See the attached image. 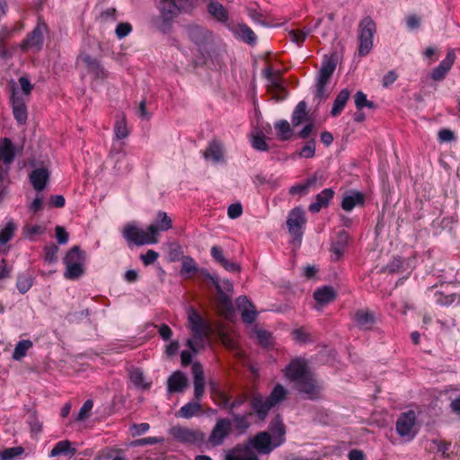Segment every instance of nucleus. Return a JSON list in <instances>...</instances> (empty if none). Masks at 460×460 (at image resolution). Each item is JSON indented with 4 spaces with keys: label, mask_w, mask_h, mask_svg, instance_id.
Wrapping results in <instances>:
<instances>
[{
    "label": "nucleus",
    "mask_w": 460,
    "mask_h": 460,
    "mask_svg": "<svg viewBox=\"0 0 460 460\" xmlns=\"http://www.w3.org/2000/svg\"><path fill=\"white\" fill-rule=\"evenodd\" d=\"M170 434L181 443L195 444L203 439V434L199 430L181 426L172 427Z\"/></svg>",
    "instance_id": "4468645a"
},
{
    "label": "nucleus",
    "mask_w": 460,
    "mask_h": 460,
    "mask_svg": "<svg viewBox=\"0 0 460 460\" xmlns=\"http://www.w3.org/2000/svg\"><path fill=\"white\" fill-rule=\"evenodd\" d=\"M24 453V448L22 447H13L5 448L0 453L1 460H13Z\"/></svg>",
    "instance_id": "5fc2aeb1"
},
{
    "label": "nucleus",
    "mask_w": 460,
    "mask_h": 460,
    "mask_svg": "<svg viewBox=\"0 0 460 460\" xmlns=\"http://www.w3.org/2000/svg\"><path fill=\"white\" fill-rule=\"evenodd\" d=\"M49 179V172L44 167L34 169L30 173V181L33 189L38 192H40L45 189Z\"/></svg>",
    "instance_id": "412c9836"
},
{
    "label": "nucleus",
    "mask_w": 460,
    "mask_h": 460,
    "mask_svg": "<svg viewBox=\"0 0 460 460\" xmlns=\"http://www.w3.org/2000/svg\"><path fill=\"white\" fill-rule=\"evenodd\" d=\"M434 298L438 305L448 306L456 301V294L445 295L440 291H436L434 293Z\"/></svg>",
    "instance_id": "4d7b16f0"
},
{
    "label": "nucleus",
    "mask_w": 460,
    "mask_h": 460,
    "mask_svg": "<svg viewBox=\"0 0 460 460\" xmlns=\"http://www.w3.org/2000/svg\"><path fill=\"white\" fill-rule=\"evenodd\" d=\"M232 31L237 37L244 42L254 45L257 42V36L254 31L246 24L239 23L236 26L231 25Z\"/></svg>",
    "instance_id": "bb28decb"
},
{
    "label": "nucleus",
    "mask_w": 460,
    "mask_h": 460,
    "mask_svg": "<svg viewBox=\"0 0 460 460\" xmlns=\"http://www.w3.org/2000/svg\"><path fill=\"white\" fill-rule=\"evenodd\" d=\"M190 39L198 46L207 42L211 36V32L199 25L190 26L188 31Z\"/></svg>",
    "instance_id": "2f4dec72"
},
{
    "label": "nucleus",
    "mask_w": 460,
    "mask_h": 460,
    "mask_svg": "<svg viewBox=\"0 0 460 460\" xmlns=\"http://www.w3.org/2000/svg\"><path fill=\"white\" fill-rule=\"evenodd\" d=\"M15 147L8 137L0 142V160L4 165H11L15 158Z\"/></svg>",
    "instance_id": "cd10ccee"
},
{
    "label": "nucleus",
    "mask_w": 460,
    "mask_h": 460,
    "mask_svg": "<svg viewBox=\"0 0 460 460\" xmlns=\"http://www.w3.org/2000/svg\"><path fill=\"white\" fill-rule=\"evenodd\" d=\"M307 119L306 103L305 101H301L296 106L292 114V124L294 127L300 125L302 122Z\"/></svg>",
    "instance_id": "a18cd8bd"
},
{
    "label": "nucleus",
    "mask_w": 460,
    "mask_h": 460,
    "mask_svg": "<svg viewBox=\"0 0 460 460\" xmlns=\"http://www.w3.org/2000/svg\"><path fill=\"white\" fill-rule=\"evenodd\" d=\"M232 416L233 421L235 424L236 429L241 430H246L250 427V422L248 421V418L252 417L248 415V412L245 414H239L235 412H229Z\"/></svg>",
    "instance_id": "603ef678"
},
{
    "label": "nucleus",
    "mask_w": 460,
    "mask_h": 460,
    "mask_svg": "<svg viewBox=\"0 0 460 460\" xmlns=\"http://www.w3.org/2000/svg\"><path fill=\"white\" fill-rule=\"evenodd\" d=\"M250 398L246 393H241L237 394L233 401L229 400V405H227L228 412H234V410L243 404H244Z\"/></svg>",
    "instance_id": "13d9d810"
},
{
    "label": "nucleus",
    "mask_w": 460,
    "mask_h": 460,
    "mask_svg": "<svg viewBox=\"0 0 460 460\" xmlns=\"http://www.w3.org/2000/svg\"><path fill=\"white\" fill-rule=\"evenodd\" d=\"M309 33L310 31H304L292 30L289 31L288 35L291 41L296 43L297 45H302Z\"/></svg>",
    "instance_id": "e2e57ef3"
},
{
    "label": "nucleus",
    "mask_w": 460,
    "mask_h": 460,
    "mask_svg": "<svg viewBox=\"0 0 460 460\" xmlns=\"http://www.w3.org/2000/svg\"><path fill=\"white\" fill-rule=\"evenodd\" d=\"M349 240V235L345 230L340 231L337 234L331 248V251L336 255V260H339L343 255Z\"/></svg>",
    "instance_id": "7c9ffc66"
},
{
    "label": "nucleus",
    "mask_w": 460,
    "mask_h": 460,
    "mask_svg": "<svg viewBox=\"0 0 460 460\" xmlns=\"http://www.w3.org/2000/svg\"><path fill=\"white\" fill-rule=\"evenodd\" d=\"M252 146L258 151L269 150V145L266 142L265 137L259 133L252 137Z\"/></svg>",
    "instance_id": "052dcab7"
},
{
    "label": "nucleus",
    "mask_w": 460,
    "mask_h": 460,
    "mask_svg": "<svg viewBox=\"0 0 460 460\" xmlns=\"http://www.w3.org/2000/svg\"><path fill=\"white\" fill-rule=\"evenodd\" d=\"M225 460H260L257 455L243 443L237 444L234 447L230 449Z\"/></svg>",
    "instance_id": "f3484780"
},
{
    "label": "nucleus",
    "mask_w": 460,
    "mask_h": 460,
    "mask_svg": "<svg viewBox=\"0 0 460 460\" xmlns=\"http://www.w3.org/2000/svg\"><path fill=\"white\" fill-rule=\"evenodd\" d=\"M47 29L44 22H39L36 27L27 34L26 38L21 43L22 51L35 49L39 51L42 49L44 42L43 31Z\"/></svg>",
    "instance_id": "ddd939ff"
},
{
    "label": "nucleus",
    "mask_w": 460,
    "mask_h": 460,
    "mask_svg": "<svg viewBox=\"0 0 460 460\" xmlns=\"http://www.w3.org/2000/svg\"><path fill=\"white\" fill-rule=\"evenodd\" d=\"M32 346L33 343L30 340H22L18 341L12 355L13 359L16 361L22 359L27 355V351L32 348Z\"/></svg>",
    "instance_id": "49530a36"
},
{
    "label": "nucleus",
    "mask_w": 460,
    "mask_h": 460,
    "mask_svg": "<svg viewBox=\"0 0 460 460\" xmlns=\"http://www.w3.org/2000/svg\"><path fill=\"white\" fill-rule=\"evenodd\" d=\"M17 228V224L13 219H9L0 225V246L5 245L13 239Z\"/></svg>",
    "instance_id": "473e14b6"
},
{
    "label": "nucleus",
    "mask_w": 460,
    "mask_h": 460,
    "mask_svg": "<svg viewBox=\"0 0 460 460\" xmlns=\"http://www.w3.org/2000/svg\"><path fill=\"white\" fill-rule=\"evenodd\" d=\"M336 296V293L332 287L324 286L316 289L314 293V298L319 304H328Z\"/></svg>",
    "instance_id": "ea45409f"
},
{
    "label": "nucleus",
    "mask_w": 460,
    "mask_h": 460,
    "mask_svg": "<svg viewBox=\"0 0 460 460\" xmlns=\"http://www.w3.org/2000/svg\"><path fill=\"white\" fill-rule=\"evenodd\" d=\"M275 128L278 130L279 138L281 140H288L292 134L290 124L288 120L282 119L275 124Z\"/></svg>",
    "instance_id": "8fccbe9b"
},
{
    "label": "nucleus",
    "mask_w": 460,
    "mask_h": 460,
    "mask_svg": "<svg viewBox=\"0 0 460 460\" xmlns=\"http://www.w3.org/2000/svg\"><path fill=\"white\" fill-rule=\"evenodd\" d=\"M354 102L358 111H361L363 108H375V103L371 101H368L367 98V94L361 91H358L354 95Z\"/></svg>",
    "instance_id": "864d4df0"
},
{
    "label": "nucleus",
    "mask_w": 460,
    "mask_h": 460,
    "mask_svg": "<svg viewBox=\"0 0 460 460\" xmlns=\"http://www.w3.org/2000/svg\"><path fill=\"white\" fill-rule=\"evenodd\" d=\"M287 395L288 390L282 385L277 384L266 399L273 408L279 402H283L287 398Z\"/></svg>",
    "instance_id": "a19ab883"
},
{
    "label": "nucleus",
    "mask_w": 460,
    "mask_h": 460,
    "mask_svg": "<svg viewBox=\"0 0 460 460\" xmlns=\"http://www.w3.org/2000/svg\"><path fill=\"white\" fill-rule=\"evenodd\" d=\"M294 388L299 394H304L305 399L308 400L320 398L323 390L322 385L316 380L313 373L294 383Z\"/></svg>",
    "instance_id": "423d86ee"
},
{
    "label": "nucleus",
    "mask_w": 460,
    "mask_h": 460,
    "mask_svg": "<svg viewBox=\"0 0 460 460\" xmlns=\"http://www.w3.org/2000/svg\"><path fill=\"white\" fill-rule=\"evenodd\" d=\"M256 337L260 345L264 348H269L272 345V335L270 332L265 330H258L256 332Z\"/></svg>",
    "instance_id": "680f3d73"
},
{
    "label": "nucleus",
    "mask_w": 460,
    "mask_h": 460,
    "mask_svg": "<svg viewBox=\"0 0 460 460\" xmlns=\"http://www.w3.org/2000/svg\"><path fill=\"white\" fill-rule=\"evenodd\" d=\"M10 165L0 164V199L5 195L7 184L9 183Z\"/></svg>",
    "instance_id": "3c124183"
},
{
    "label": "nucleus",
    "mask_w": 460,
    "mask_h": 460,
    "mask_svg": "<svg viewBox=\"0 0 460 460\" xmlns=\"http://www.w3.org/2000/svg\"><path fill=\"white\" fill-rule=\"evenodd\" d=\"M311 373L308 362L303 358H293L284 370L285 376L293 384Z\"/></svg>",
    "instance_id": "9d476101"
},
{
    "label": "nucleus",
    "mask_w": 460,
    "mask_h": 460,
    "mask_svg": "<svg viewBox=\"0 0 460 460\" xmlns=\"http://www.w3.org/2000/svg\"><path fill=\"white\" fill-rule=\"evenodd\" d=\"M210 255L212 259L221 265L226 270L229 272H235L240 270V266L235 262L229 261L224 256V251L220 246L214 245L211 247Z\"/></svg>",
    "instance_id": "5701e85b"
},
{
    "label": "nucleus",
    "mask_w": 460,
    "mask_h": 460,
    "mask_svg": "<svg viewBox=\"0 0 460 460\" xmlns=\"http://www.w3.org/2000/svg\"><path fill=\"white\" fill-rule=\"evenodd\" d=\"M270 430L275 438L276 446H280L285 442L286 428L279 414L270 421Z\"/></svg>",
    "instance_id": "c756f323"
},
{
    "label": "nucleus",
    "mask_w": 460,
    "mask_h": 460,
    "mask_svg": "<svg viewBox=\"0 0 460 460\" xmlns=\"http://www.w3.org/2000/svg\"><path fill=\"white\" fill-rule=\"evenodd\" d=\"M350 96V92L345 88L342 89L338 95L336 96L332 111H331V116L332 117H338L342 111L344 110L349 99Z\"/></svg>",
    "instance_id": "c9c22d12"
},
{
    "label": "nucleus",
    "mask_w": 460,
    "mask_h": 460,
    "mask_svg": "<svg viewBox=\"0 0 460 460\" xmlns=\"http://www.w3.org/2000/svg\"><path fill=\"white\" fill-rule=\"evenodd\" d=\"M317 181L316 175L306 179L304 182L296 184L289 189L290 195L305 196L307 194L309 189L315 184Z\"/></svg>",
    "instance_id": "37998d69"
},
{
    "label": "nucleus",
    "mask_w": 460,
    "mask_h": 460,
    "mask_svg": "<svg viewBox=\"0 0 460 460\" xmlns=\"http://www.w3.org/2000/svg\"><path fill=\"white\" fill-rule=\"evenodd\" d=\"M193 384H194V400L200 402L205 392V380L202 367L199 363L192 366Z\"/></svg>",
    "instance_id": "4be33fe9"
},
{
    "label": "nucleus",
    "mask_w": 460,
    "mask_h": 460,
    "mask_svg": "<svg viewBox=\"0 0 460 460\" xmlns=\"http://www.w3.org/2000/svg\"><path fill=\"white\" fill-rule=\"evenodd\" d=\"M76 453V449L71 447L69 440L58 441L49 453V456L55 457L58 456H73Z\"/></svg>",
    "instance_id": "4c0bfd02"
},
{
    "label": "nucleus",
    "mask_w": 460,
    "mask_h": 460,
    "mask_svg": "<svg viewBox=\"0 0 460 460\" xmlns=\"http://www.w3.org/2000/svg\"><path fill=\"white\" fill-rule=\"evenodd\" d=\"M315 154V142L314 140L308 141L300 150V156L305 158H312Z\"/></svg>",
    "instance_id": "69168bd1"
},
{
    "label": "nucleus",
    "mask_w": 460,
    "mask_h": 460,
    "mask_svg": "<svg viewBox=\"0 0 460 460\" xmlns=\"http://www.w3.org/2000/svg\"><path fill=\"white\" fill-rule=\"evenodd\" d=\"M249 405L251 411H248V415L255 416L257 420L261 422H265L270 411L272 409L268 400L260 393L254 394L250 397Z\"/></svg>",
    "instance_id": "1a4fd4ad"
},
{
    "label": "nucleus",
    "mask_w": 460,
    "mask_h": 460,
    "mask_svg": "<svg viewBox=\"0 0 460 460\" xmlns=\"http://www.w3.org/2000/svg\"><path fill=\"white\" fill-rule=\"evenodd\" d=\"M211 398L220 408L226 410L231 396L215 382L209 383Z\"/></svg>",
    "instance_id": "a878e982"
},
{
    "label": "nucleus",
    "mask_w": 460,
    "mask_h": 460,
    "mask_svg": "<svg viewBox=\"0 0 460 460\" xmlns=\"http://www.w3.org/2000/svg\"><path fill=\"white\" fill-rule=\"evenodd\" d=\"M208 13L217 22L224 24L226 28L231 29L233 24L230 21L229 13L226 8L217 0H211L207 6Z\"/></svg>",
    "instance_id": "dca6fc26"
},
{
    "label": "nucleus",
    "mask_w": 460,
    "mask_h": 460,
    "mask_svg": "<svg viewBox=\"0 0 460 460\" xmlns=\"http://www.w3.org/2000/svg\"><path fill=\"white\" fill-rule=\"evenodd\" d=\"M354 321L357 325L364 330H369L376 323V317L373 312L369 310L359 309L354 314Z\"/></svg>",
    "instance_id": "c85d7f7f"
},
{
    "label": "nucleus",
    "mask_w": 460,
    "mask_h": 460,
    "mask_svg": "<svg viewBox=\"0 0 460 460\" xmlns=\"http://www.w3.org/2000/svg\"><path fill=\"white\" fill-rule=\"evenodd\" d=\"M416 424V414L414 411H408L399 415L395 429L398 435L402 438H406L408 440H412L417 431H414Z\"/></svg>",
    "instance_id": "0eeeda50"
},
{
    "label": "nucleus",
    "mask_w": 460,
    "mask_h": 460,
    "mask_svg": "<svg viewBox=\"0 0 460 460\" xmlns=\"http://www.w3.org/2000/svg\"><path fill=\"white\" fill-rule=\"evenodd\" d=\"M80 60L85 66L89 74L93 75L95 79H104L107 76V73L101 62L96 58L88 54H83L80 56Z\"/></svg>",
    "instance_id": "a211bd4d"
},
{
    "label": "nucleus",
    "mask_w": 460,
    "mask_h": 460,
    "mask_svg": "<svg viewBox=\"0 0 460 460\" xmlns=\"http://www.w3.org/2000/svg\"><path fill=\"white\" fill-rule=\"evenodd\" d=\"M456 56L455 50L450 49L447 52L446 58L439 63V65L434 68L431 72L430 78L433 81L439 82L445 79L447 73L452 68Z\"/></svg>",
    "instance_id": "2eb2a0df"
},
{
    "label": "nucleus",
    "mask_w": 460,
    "mask_h": 460,
    "mask_svg": "<svg viewBox=\"0 0 460 460\" xmlns=\"http://www.w3.org/2000/svg\"><path fill=\"white\" fill-rule=\"evenodd\" d=\"M232 432V422L227 418H220L217 420L208 437V443L213 447L221 446L225 439Z\"/></svg>",
    "instance_id": "f8f14e48"
},
{
    "label": "nucleus",
    "mask_w": 460,
    "mask_h": 460,
    "mask_svg": "<svg viewBox=\"0 0 460 460\" xmlns=\"http://www.w3.org/2000/svg\"><path fill=\"white\" fill-rule=\"evenodd\" d=\"M46 231V227L39 225L25 226L23 227V234L26 238L31 241H34V235L43 234Z\"/></svg>",
    "instance_id": "6e6d98bb"
},
{
    "label": "nucleus",
    "mask_w": 460,
    "mask_h": 460,
    "mask_svg": "<svg viewBox=\"0 0 460 460\" xmlns=\"http://www.w3.org/2000/svg\"><path fill=\"white\" fill-rule=\"evenodd\" d=\"M58 246L55 243L45 245L43 248V259L48 264H55L58 261Z\"/></svg>",
    "instance_id": "de8ad7c7"
},
{
    "label": "nucleus",
    "mask_w": 460,
    "mask_h": 460,
    "mask_svg": "<svg viewBox=\"0 0 460 460\" xmlns=\"http://www.w3.org/2000/svg\"><path fill=\"white\" fill-rule=\"evenodd\" d=\"M93 402L92 400H86L84 404L82 405V407L80 408V411L78 412V415H77V418L76 420H84L85 419H87L90 415V412L93 409Z\"/></svg>",
    "instance_id": "0e129e2a"
},
{
    "label": "nucleus",
    "mask_w": 460,
    "mask_h": 460,
    "mask_svg": "<svg viewBox=\"0 0 460 460\" xmlns=\"http://www.w3.org/2000/svg\"><path fill=\"white\" fill-rule=\"evenodd\" d=\"M84 254V252L82 251L79 246H73L66 254L64 264L84 263L85 259Z\"/></svg>",
    "instance_id": "c03bdc74"
},
{
    "label": "nucleus",
    "mask_w": 460,
    "mask_h": 460,
    "mask_svg": "<svg viewBox=\"0 0 460 460\" xmlns=\"http://www.w3.org/2000/svg\"><path fill=\"white\" fill-rule=\"evenodd\" d=\"M403 261L401 257L394 258L385 267V270L389 273H397L401 271Z\"/></svg>",
    "instance_id": "774afa93"
},
{
    "label": "nucleus",
    "mask_w": 460,
    "mask_h": 460,
    "mask_svg": "<svg viewBox=\"0 0 460 460\" xmlns=\"http://www.w3.org/2000/svg\"><path fill=\"white\" fill-rule=\"evenodd\" d=\"M365 204V196L362 192L354 191L343 198L341 208L345 211H351L356 206H363Z\"/></svg>",
    "instance_id": "72a5a7b5"
},
{
    "label": "nucleus",
    "mask_w": 460,
    "mask_h": 460,
    "mask_svg": "<svg viewBox=\"0 0 460 460\" xmlns=\"http://www.w3.org/2000/svg\"><path fill=\"white\" fill-rule=\"evenodd\" d=\"M305 223L306 218L305 211L301 208H295L289 212L287 226L289 233L296 239H302Z\"/></svg>",
    "instance_id": "9b49d317"
},
{
    "label": "nucleus",
    "mask_w": 460,
    "mask_h": 460,
    "mask_svg": "<svg viewBox=\"0 0 460 460\" xmlns=\"http://www.w3.org/2000/svg\"><path fill=\"white\" fill-rule=\"evenodd\" d=\"M84 274V263L66 265L64 276L67 279H77Z\"/></svg>",
    "instance_id": "09e8293b"
},
{
    "label": "nucleus",
    "mask_w": 460,
    "mask_h": 460,
    "mask_svg": "<svg viewBox=\"0 0 460 460\" xmlns=\"http://www.w3.org/2000/svg\"><path fill=\"white\" fill-rule=\"evenodd\" d=\"M201 411V404L199 401L193 399L180 408V410L176 412V417L191 419Z\"/></svg>",
    "instance_id": "f704fd0d"
},
{
    "label": "nucleus",
    "mask_w": 460,
    "mask_h": 460,
    "mask_svg": "<svg viewBox=\"0 0 460 460\" xmlns=\"http://www.w3.org/2000/svg\"><path fill=\"white\" fill-rule=\"evenodd\" d=\"M334 196V191L331 188H326L318 193L315 197V201L310 204L309 211L312 213H318L323 208L328 207L330 201Z\"/></svg>",
    "instance_id": "b1692460"
},
{
    "label": "nucleus",
    "mask_w": 460,
    "mask_h": 460,
    "mask_svg": "<svg viewBox=\"0 0 460 460\" xmlns=\"http://www.w3.org/2000/svg\"><path fill=\"white\" fill-rule=\"evenodd\" d=\"M129 379L134 386L137 389L148 390L151 387V383L146 381L145 375L140 368H133L129 371Z\"/></svg>",
    "instance_id": "58836bf2"
},
{
    "label": "nucleus",
    "mask_w": 460,
    "mask_h": 460,
    "mask_svg": "<svg viewBox=\"0 0 460 460\" xmlns=\"http://www.w3.org/2000/svg\"><path fill=\"white\" fill-rule=\"evenodd\" d=\"M114 133L118 139H123L128 137V131L127 128L125 118L116 121L114 126Z\"/></svg>",
    "instance_id": "bf43d9fd"
},
{
    "label": "nucleus",
    "mask_w": 460,
    "mask_h": 460,
    "mask_svg": "<svg viewBox=\"0 0 460 460\" xmlns=\"http://www.w3.org/2000/svg\"><path fill=\"white\" fill-rule=\"evenodd\" d=\"M203 156L207 160H212L213 163H219L224 158L221 145L217 141H211L203 153Z\"/></svg>",
    "instance_id": "e433bc0d"
},
{
    "label": "nucleus",
    "mask_w": 460,
    "mask_h": 460,
    "mask_svg": "<svg viewBox=\"0 0 460 460\" xmlns=\"http://www.w3.org/2000/svg\"><path fill=\"white\" fill-rule=\"evenodd\" d=\"M243 444L249 446L252 450L255 449L261 455H268L279 447L276 446V442H273L270 434L267 431L258 432Z\"/></svg>",
    "instance_id": "6e6552de"
},
{
    "label": "nucleus",
    "mask_w": 460,
    "mask_h": 460,
    "mask_svg": "<svg viewBox=\"0 0 460 460\" xmlns=\"http://www.w3.org/2000/svg\"><path fill=\"white\" fill-rule=\"evenodd\" d=\"M194 0H161L158 6L160 17L155 21L157 29L163 33L169 32L173 18L181 9L192 6Z\"/></svg>",
    "instance_id": "f257e3e1"
},
{
    "label": "nucleus",
    "mask_w": 460,
    "mask_h": 460,
    "mask_svg": "<svg viewBox=\"0 0 460 460\" xmlns=\"http://www.w3.org/2000/svg\"><path fill=\"white\" fill-rule=\"evenodd\" d=\"M13 118L19 125L26 124L28 113L25 102L22 96H16L14 93L11 98Z\"/></svg>",
    "instance_id": "aec40b11"
},
{
    "label": "nucleus",
    "mask_w": 460,
    "mask_h": 460,
    "mask_svg": "<svg viewBox=\"0 0 460 460\" xmlns=\"http://www.w3.org/2000/svg\"><path fill=\"white\" fill-rule=\"evenodd\" d=\"M201 275L204 277L205 279H208L211 282V284L214 286L217 295H218V300L221 306L226 310H230L232 308V302L230 297L223 291L218 277L217 275H212L208 271L202 270L200 271Z\"/></svg>",
    "instance_id": "6ab92c4d"
},
{
    "label": "nucleus",
    "mask_w": 460,
    "mask_h": 460,
    "mask_svg": "<svg viewBox=\"0 0 460 460\" xmlns=\"http://www.w3.org/2000/svg\"><path fill=\"white\" fill-rule=\"evenodd\" d=\"M293 337L295 341L302 343L312 341L310 334L304 328L296 329Z\"/></svg>",
    "instance_id": "338daca9"
},
{
    "label": "nucleus",
    "mask_w": 460,
    "mask_h": 460,
    "mask_svg": "<svg viewBox=\"0 0 460 460\" xmlns=\"http://www.w3.org/2000/svg\"><path fill=\"white\" fill-rule=\"evenodd\" d=\"M188 322L193 338L196 340L203 341L204 339L208 338L213 332L211 322L204 319L193 307L188 310Z\"/></svg>",
    "instance_id": "20e7f679"
},
{
    "label": "nucleus",
    "mask_w": 460,
    "mask_h": 460,
    "mask_svg": "<svg viewBox=\"0 0 460 460\" xmlns=\"http://www.w3.org/2000/svg\"><path fill=\"white\" fill-rule=\"evenodd\" d=\"M336 66L337 61L332 58L325 57L322 62V66L316 77L315 93L314 98L318 104L327 97L326 85L329 84Z\"/></svg>",
    "instance_id": "7ed1b4c3"
},
{
    "label": "nucleus",
    "mask_w": 460,
    "mask_h": 460,
    "mask_svg": "<svg viewBox=\"0 0 460 460\" xmlns=\"http://www.w3.org/2000/svg\"><path fill=\"white\" fill-rule=\"evenodd\" d=\"M34 278L30 272L19 273L17 276L16 288L21 294L27 293L33 285Z\"/></svg>",
    "instance_id": "79ce46f5"
},
{
    "label": "nucleus",
    "mask_w": 460,
    "mask_h": 460,
    "mask_svg": "<svg viewBox=\"0 0 460 460\" xmlns=\"http://www.w3.org/2000/svg\"><path fill=\"white\" fill-rule=\"evenodd\" d=\"M376 31V22L370 17L362 19L358 25V54L367 56L373 48V38Z\"/></svg>",
    "instance_id": "39448f33"
},
{
    "label": "nucleus",
    "mask_w": 460,
    "mask_h": 460,
    "mask_svg": "<svg viewBox=\"0 0 460 460\" xmlns=\"http://www.w3.org/2000/svg\"><path fill=\"white\" fill-rule=\"evenodd\" d=\"M157 225H150L147 232L138 228L135 223H128L123 229V236L129 243L137 246L144 244H153L158 242Z\"/></svg>",
    "instance_id": "f03ea898"
},
{
    "label": "nucleus",
    "mask_w": 460,
    "mask_h": 460,
    "mask_svg": "<svg viewBox=\"0 0 460 460\" xmlns=\"http://www.w3.org/2000/svg\"><path fill=\"white\" fill-rule=\"evenodd\" d=\"M188 385V379L181 371L173 372L167 380L169 393H181Z\"/></svg>",
    "instance_id": "393cba45"
}]
</instances>
